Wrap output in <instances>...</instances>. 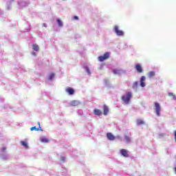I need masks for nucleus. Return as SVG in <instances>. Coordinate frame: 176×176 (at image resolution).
Here are the masks:
<instances>
[{
	"mask_svg": "<svg viewBox=\"0 0 176 176\" xmlns=\"http://www.w3.org/2000/svg\"><path fill=\"white\" fill-rule=\"evenodd\" d=\"M131 92H127L126 94V96H122V100L124 102V104H129L130 102V100H131Z\"/></svg>",
	"mask_w": 176,
	"mask_h": 176,
	"instance_id": "obj_1",
	"label": "nucleus"
},
{
	"mask_svg": "<svg viewBox=\"0 0 176 176\" xmlns=\"http://www.w3.org/2000/svg\"><path fill=\"white\" fill-rule=\"evenodd\" d=\"M108 58H109V52H106L103 56H100L98 60L102 63V61H105V60H108Z\"/></svg>",
	"mask_w": 176,
	"mask_h": 176,
	"instance_id": "obj_2",
	"label": "nucleus"
},
{
	"mask_svg": "<svg viewBox=\"0 0 176 176\" xmlns=\"http://www.w3.org/2000/svg\"><path fill=\"white\" fill-rule=\"evenodd\" d=\"M114 31L118 36H123L124 35V32L119 30V27L117 25L114 27Z\"/></svg>",
	"mask_w": 176,
	"mask_h": 176,
	"instance_id": "obj_3",
	"label": "nucleus"
},
{
	"mask_svg": "<svg viewBox=\"0 0 176 176\" xmlns=\"http://www.w3.org/2000/svg\"><path fill=\"white\" fill-rule=\"evenodd\" d=\"M155 107L157 116H160V111H162V107H160V104L158 102H155Z\"/></svg>",
	"mask_w": 176,
	"mask_h": 176,
	"instance_id": "obj_4",
	"label": "nucleus"
},
{
	"mask_svg": "<svg viewBox=\"0 0 176 176\" xmlns=\"http://www.w3.org/2000/svg\"><path fill=\"white\" fill-rule=\"evenodd\" d=\"M120 153L122 156H124V157H130V155H129V152L127 151V150L124 148H122L120 150Z\"/></svg>",
	"mask_w": 176,
	"mask_h": 176,
	"instance_id": "obj_5",
	"label": "nucleus"
},
{
	"mask_svg": "<svg viewBox=\"0 0 176 176\" xmlns=\"http://www.w3.org/2000/svg\"><path fill=\"white\" fill-rule=\"evenodd\" d=\"M109 112V108L107 104L103 105V115L107 116Z\"/></svg>",
	"mask_w": 176,
	"mask_h": 176,
	"instance_id": "obj_6",
	"label": "nucleus"
},
{
	"mask_svg": "<svg viewBox=\"0 0 176 176\" xmlns=\"http://www.w3.org/2000/svg\"><path fill=\"white\" fill-rule=\"evenodd\" d=\"M135 68L136 71L138 72V74H141L143 72L142 67L141 66V65L140 64L136 65Z\"/></svg>",
	"mask_w": 176,
	"mask_h": 176,
	"instance_id": "obj_7",
	"label": "nucleus"
},
{
	"mask_svg": "<svg viewBox=\"0 0 176 176\" xmlns=\"http://www.w3.org/2000/svg\"><path fill=\"white\" fill-rule=\"evenodd\" d=\"M80 102L78 100H73L69 103L70 107H78V105H80Z\"/></svg>",
	"mask_w": 176,
	"mask_h": 176,
	"instance_id": "obj_8",
	"label": "nucleus"
},
{
	"mask_svg": "<svg viewBox=\"0 0 176 176\" xmlns=\"http://www.w3.org/2000/svg\"><path fill=\"white\" fill-rule=\"evenodd\" d=\"M145 80H146V78L145 76H142L140 78V86L141 87H145L146 85H145Z\"/></svg>",
	"mask_w": 176,
	"mask_h": 176,
	"instance_id": "obj_9",
	"label": "nucleus"
},
{
	"mask_svg": "<svg viewBox=\"0 0 176 176\" xmlns=\"http://www.w3.org/2000/svg\"><path fill=\"white\" fill-rule=\"evenodd\" d=\"M66 92L69 94V96H72L75 93V90L71 87L66 88Z\"/></svg>",
	"mask_w": 176,
	"mask_h": 176,
	"instance_id": "obj_10",
	"label": "nucleus"
},
{
	"mask_svg": "<svg viewBox=\"0 0 176 176\" xmlns=\"http://www.w3.org/2000/svg\"><path fill=\"white\" fill-rule=\"evenodd\" d=\"M94 115H96V116H101V115H102V111L100 109H95L94 110Z\"/></svg>",
	"mask_w": 176,
	"mask_h": 176,
	"instance_id": "obj_11",
	"label": "nucleus"
},
{
	"mask_svg": "<svg viewBox=\"0 0 176 176\" xmlns=\"http://www.w3.org/2000/svg\"><path fill=\"white\" fill-rule=\"evenodd\" d=\"M107 137L110 141H113V140H115V136L112 134V133H107Z\"/></svg>",
	"mask_w": 176,
	"mask_h": 176,
	"instance_id": "obj_12",
	"label": "nucleus"
},
{
	"mask_svg": "<svg viewBox=\"0 0 176 176\" xmlns=\"http://www.w3.org/2000/svg\"><path fill=\"white\" fill-rule=\"evenodd\" d=\"M38 128H36V126H33L30 129L31 131H34L35 130L36 131H39V129H41V122H38Z\"/></svg>",
	"mask_w": 176,
	"mask_h": 176,
	"instance_id": "obj_13",
	"label": "nucleus"
},
{
	"mask_svg": "<svg viewBox=\"0 0 176 176\" xmlns=\"http://www.w3.org/2000/svg\"><path fill=\"white\" fill-rule=\"evenodd\" d=\"M113 72L114 75H120L122 70L116 69L113 70Z\"/></svg>",
	"mask_w": 176,
	"mask_h": 176,
	"instance_id": "obj_14",
	"label": "nucleus"
},
{
	"mask_svg": "<svg viewBox=\"0 0 176 176\" xmlns=\"http://www.w3.org/2000/svg\"><path fill=\"white\" fill-rule=\"evenodd\" d=\"M21 145H22L23 146H25L26 149H28L29 148L28 144L26 142H24V141L21 142Z\"/></svg>",
	"mask_w": 176,
	"mask_h": 176,
	"instance_id": "obj_15",
	"label": "nucleus"
},
{
	"mask_svg": "<svg viewBox=\"0 0 176 176\" xmlns=\"http://www.w3.org/2000/svg\"><path fill=\"white\" fill-rule=\"evenodd\" d=\"M33 50H34L35 52H38L39 51V45H38L36 44H34L33 45Z\"/></svg>",
	"mask_w": 176,
	"mask_h": 176,
	"instance_id": "obj_16",
	"label": "nucleus"
},
{
	"mask_svg": "<svg viewBox=\"0 0 176 176\" xmlns=\"http://www.w3.org/2000/svg\"><path fill=\"white\" fill-rule=\"evenodd\" d=\"M41 142H45V143H47V142H50V140H49V139H47V138H42L41 139Z\"/></svg>",
	"mask_w": 176,
	"mask_h": 176,
	"instance_id": "obj_17",
	"label": "nucleus"
},
{
	"mask_svg": "<svg viewBox=\"0 0 176 176\" xmlns=\"http://www.w3.org/2000/svg\"><path fill=\"white\" fill-rule=\"evenodd\" d=\"M155 75H156V74L155 73V72H150L148 74V78H152V77L155 76Z\"/></svg>",
	"mask_w": 176,
	"mask_h": 176,
	"instance_id": "obj_18",
	"label": "nucleus"
},
{
	"mask_svg": "<svg viewBox=\"0 0 176 176\" xmlns=\"http://www.w3.org/2000/svg\"><path fill=\"white\" fill-rule=\"evenodd\" d=\"M144 123H145L142 120H137V124H138L139 126L141 124H144Z\"/></svg>",
	"mask_w": 176,
	"mask_h": 176,
	"instance_id": "obj_19",
	"label": "nucleus"
},
{
	"mask_svg": "<svg viewBox=\"0 0 176 176\" xmlns=\"http://www.w3.org/2000/svg\"><path fill=\"white\" fill-rule=\"evenodd\" d=\"M133 89H137L138 87V81H135V82H133Z\"/></svg>",
	"mask_w": 176,
	"mask_h": 176,
	"instance_id": "obj_20",
	"label": "nucleus"
},
{
	"mask_svg": "<svg viewBox=\"0 0 176 176\" xmlns=\"http://www.w3.org/2000/svg\"><path fill=\"white\" fill-rule=\"evenodd\" d=\"M57 23L59 25V27H63V21H61V20H60L59 19H57Z\"/></svg>",
	"mask_w": 176,
	"mask_h": 176,
	"instance_id": "obj_21",
	"label": "nucleus"
},
{
	"mask_svg": "<svg viewBox=\"0 0 176 176\" xmlns=\"http://www.w3.org/2000/svg\"><path fill=\"white\" fill-rule=\"evenodd\" d=\"M53 78H54V73H52L50 75L49 80H52L53 79Z\"/></svg>",
	"mask_w": 176,
	"mask_h": 176,
	"instance_id": "obj_22",
	"label": "nucleus"
},
{
	"mask_svg": "<svg viewBox=\"0 0 176 176\" xmlns=\"http://www.w3.org/2000/svg\"><path fill=\"white\" fill-rule=\"evenodd\" d=\"M124 138H125L126 142H130V138L129 136H125Z\"/></svg>",
	"mask_w": 176,
	"mask_h": 176,
	"instance_id": "obj_23",
	"label": "nucleus"
},
{
	"mask_svg": "<svg viewBox=\"0 0 176 176\" xmlns=\"http://www.w3.org/2000/svg\"><path fill=\"white\" fill-rule=\"evenodd\" d=\"M173 92H169V93H168V96H169V97H173Z\"/></svg>",
	"mask_w": 176,
	"mask_h": 176,
	"instance_id": "obj_24",
	"label": "nucleus"
},
{
	"mask_svg": "<svg viewBox=\"0 0 176 176\" xmlns=\"http://www.w3.org/2000/svg\"><path fill=\"white\" fill-rule=\"evenodd\" d=\"M74 20H79V17L76 16H74Z\"/></svg>",
	"mask_w": 176,
	"mask_h": 176,
	"instance_id": "obj_25",
	"label": "nucleus"
},
{
	"mask_svg": "<svg viewBox=\"0 0 176 176\" xmlns=\"http://www.w3.org/2000/svg\"><path fill=\"white\" fill-rule=\"evenodd\" d=\"M173 100H176V96L175 94L173 95Z\"/></svg>",
	"mask_w": 176,
	"mask_h": 176,
	"instance_id": "obj_26",
	"label": "nucleus"
},
{
	"mask_svg": "<svg viewBox=\"0 0 176 176\" xmlns=\"http://www.w3.org/2000/svg\"><path fill=\"white\" fill-rule=\"evenodd\" d=\"M174 133H175V142H176V131H175Z\"/></svg>",
	"mask_w": 176,
	"mask_h": 176,
	"instance_id": "obj_27",
	"label": "nucleus"
},
{
	"mask_svg": "<svg viewBox=\"0 0 176 176\" xmlns=\"http://www.w3.org/2000/svg\"><path fill=\"white\" fill-rule=\"evenodd\" d=\"M61 160H63V162H65V157H61Z\"/></svg>",
	"mask_w": 176,
	"mask_h": 176,
	"instance_id": "obj_28",
	"label": "nucleus"
},
{
	"mask_svg": "<svg viewBox=\"0 0 176 176\" xmlns=\"http://www.w3.org/2000/svg\"><path fill=\"white\" fill-rule=\"evenodd\" d=\"M2 151H3V152H5V151H6V147H3V148H2Z\"/></svg>",
	"mask_w": 176,
	"mask_h": 176,
	"instance_id": "obj_29",
	"label": "nucleus"
},
{
	"mask_svg": "<svg viewBox=\"0 0 176 176\" xmlns=\"http://www.w3.org/2000/svg\"><path fill=\"white\" fill-rule=\"evenodd\" d=\"M33 56H36V54L35 52H32Z\"/></svg>",
	"mask_w": 176,
	"mask_h": 176,
	"instance_id": "obj_30",
	"label": "nucleus"
}]
</instances>
